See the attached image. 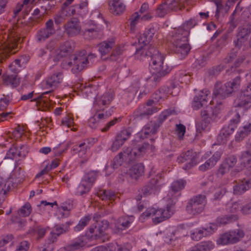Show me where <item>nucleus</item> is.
Instances as JSON below:
<instances>
[{
  "mask_svg": "<svg viewBox=\"0 0 251 251\" xmlns=\"http://www.w3.org/2000/svg\"><path fill=\"white\" fill-rule=\"evenodd\" d=\"M63 78V75L61 72H56L49 76L42 82L41 87L44 89L50 90L43 93L31 101H36L39 106L44 107L43 110L49 109L50 106V100L44 97V95L52 92L62 82Z\"/></svg>",
  "mask_w": 251,
  "mask_h": 251,
  "instance_id": "obj_1",
  "label": "nucleus"
},
{
  "mask_svg": "<svg viewBox=\"0 0 251 251\" xmlns=\"http://www.w3.org/2000/svg\"><path fill=\"white\" fill-rule=\"evenodd\" d=\"M149 146L148 143H144L142 145L124 148L123 151L115 157L112 163L113 169L121 166L124 162L129 163L136 158L140 157L144 154Z\"/></svg>",
  "mask_w": 251,
  "mask_h": 251,
  "instance_id": "obj_2",
  "label": "nucleus"
},
{
  "mask_svg": "<svg viewBox=\"0 0 251 251\" xmlns=\"http://www.w3.org/2000/svg\"><path fill=\"white\" fill-rule=\"evenodd\" d=\"M188 32L180 33L175 30L172 32L171 42L174 51L182 57L187 56L191 48L188 43Z\"/></svg>",
  "mask_w": 251,
  "mask_h": 251,
  "instance_id": "obj_3",
  "label": "nucleus"
},
{
  "mask_svg": "<svg viewBox=\"0 0 251 251\" xmlns=\"http://www.w3.org/2000/svg\"><path fill=\"white\" fill-rule=\"evenodd\" d=\"M95 57V54L93 53L87 55L85 50L77 51L74 54L73 60L68 62V66L72 67V72L75 74L88 66L90 62L92 63Z\"/></svg>",
  "mask_w": 251,
  "mask_h": 251,
  "instance_id": "obj_4",
  "label": "nucleus"
},
{
  "mask_svg": "<svg viewBox=\"0 0 251 251\" xmlns=\"http://www.w3.org/2000/svg\"><path fill=\"white\" fill-rule=\"evenodd\" d=\"M191 5V0H167L158 6L156 10V16L163 17L171 11L180 10Z\"/></svg>",
  "mask_w": 251,
  "mask_h": 251,
  "instance_id": "obj_5",
  "label": "nucleus"
},
{
  "mask_svg": "<svg viewBox=\"0 0 251 251\" xmlns=\"http://www.w3.org/2000/svg\"><path fill=\"white\" fill-rule=\"evenodd\" d=\"M214 99L210 102L209 105L205 107V109L201 111V115L202 120L201 122L196 125L197 131L201 132L206 130L210 122L214 119L216 115L218 114L220 108L217 106L212 107V103H214Z\"/></svg>",
  "mask_w": 251,
  "mask_h": 251,
  "instance_id": "obj_6",
  "label": "nucleus"
},
{
  "mask_svg": "<svg viewBox=\"0 0 251 251\" xmlns=\"http://www.w3.org/2000/svg\"><path fill=\"white\" fill-rule=\"evenodd\" d=\"M168 203L166 209L162 208H156L155 207L149 208L144 212L142 216L144 218L149 217H154L152 218L153 223L155 224L159 223L168 219L173 214V210L171 202L167 201Z\"/></svg>",
  "mask_w": 251,
  "mask_h": 251,
  "instance_id": "obj_7",
  "label": "nucleus"
},
{
  "mask_svg": "<svg viewBox=\"0 0 251 251\" xmlns=\"http://www.w3.org/2000/svg\"><path fill=\"white\" fill-rule=\"evenodd\" d=\"M206 204V198L203 195H198L191 198L186 206L187 212L192 215L201 213Z\"/></svg>",
  "mask_w": 251,
  "mask_h": 251,
  "instance_id": "obj_8",
  "label": "nucleus"
},
{
  "mask_svg": "<svg viewBox=\"0 0 251 251\" xmlns=\"http://www.w3.org/2000/svg\"><path fill=\"white\" fill-rule=\"evenodd\" d=\"M244 236L243 230L237 229L230 230L220 235L216 241L218 245H226L234 244L242 238Z\"/></svg>",
  "mask_w": 251,
  "mask_h": 251,
  "instance_id": "obj_9",
  "label": "nucleus"
},
{
  "mask_svg": "<svg viewBox=\"0 0 251 251\" xmlns=\"http://www.w3.org/2000/svg\"><path fill=\"white\" fill-rule=\"evenodd\" d=\"M246 77L249 84L241 90L239 96L235 101V106H251V74H246Z\"/></svg>",
  "mask_w": 251,
  "mask_h": 251,
  "instance_id": "obj_10",
  "label": "nucleus"
},
{
  "mask_svg": "<svg viewBox=\"0 0 251 251\" xmlns=\"http://www.w3.org/2000/svg\"><path fill=\"white\" fill-rule=\"evenodd\" d=\"M240 82V77L237 76L232 81L225 83L223 87L215 88L213 92V95L215 97L225 98L239 87Z\"/></svg>",
  "mask_w": 251,
  "mask_h": 251,
  "instance_id": "obj_11",
  "label": "nucleus"
},
{
  "mask_svg": "<svg viewBox=\"0 0 251 251\" xmlns=\"http://www.w3.org/2000/svg\"><path fill=\"white\" fill-rule=\"evenodd\" d=\"M240 82V77L237 76L232 81L225 83L223 87L215 88L213 92V95L215 97L225 98L239 87Z\"/></svg>",
  "mask_w": 251,
  "mask_h": 251,
  "instance_id": "obj_12",
  "label": "nucleus"
},
{
  "mask_svg": "<svg viewBox=\"0 0 251 251\" xmlns=\"http://www.w3.org/2000/svg\"><path fill=\"white\" fill-rule=\"evenodd\" d=\"M251 30V24L249 22H246L238 28L236 39L233 41L235 47L240 49L242 46L247 41Z\"/></svg>",
  "mask_w": 251,
  "mask_h": 251,
  "instance_id": "obj_13",
  "label": "nucleus"
},
{
  "mask_svg": "<svg viewBox=\"0 0 251 251\" xmlns=\"http://www.w3.org/2000/svg\"><path fill=\"white\" fill-rule=\"evenodd\" d=\"M186 183V182L184 179H179L173 181L171 186V191L164 198L165 201L171 202L172 205L175 204L178 197L180 195L178 192L184 188Z\"/></svg>",
  "mask_w": 251,
  "mask_h": 251,
  "instance_id": "obj_14",
  "label": "nucleus"
},
{
  "mask_svg": "<svg viewBox=\"0 0 251 251\" xmlns=\"http://www.w3.org/2000/svg\"><path fill=\"white\" fill-rule=\"evenodd\" d=\"M145 55L151 56L150 65L151 71L159 69L161 65H163L164 59V56L153 47H150Z\"/></svg>",
  "mask_w": 251,
  "mask_h": 251,
  "instance_id": "obj_15",
  "label": "nucleus"
},
{
  "mask_svg": "<svg viewBox=\"0 0 251 251\" xmlns=\"http://www.w3.org/2000/svg\"><path fill=\"white\" fill-rule=\"evenodd\" d=\"M55 32L52 19L48 20L45 24V27L39 30L36 35V40L39 42L45 41Z\"/></svg>",
  "mask_w": 251,
  "mask_h": 251,
  "instance_id": "obj_16",
  "label": "nucleus"
},
{
  "mask_svg": "<svg viewBox=\"0 0 251 251\" xmlns=\"http://www.w3.org/2000/svg\"><path fill=\"white\" fill-rule=\"evenodd\" d=\"M210 92L207 89L201 91L194 98L192 106L194 109L198 110L207 102Z\"/></svg>",
  "mask_w": 251,
  "mask_h": 251,
  "instance_id": "obj_17",
  "label": "nucleus"
},
{
  "mask_svg": "<svg viewBox=\"0 0 251 251\" xmlns=\"http://www.w3.org/2000/svg\"><path fill=\"white\" fill-rule=\"evenodd\" d=\"M109 226V223L107 220H102L99 224L98 227L96 226H91L89 228V232L90 234H94L95 238H99L102 237L105 231L107 229ZM87 235L89 237H92L93 235H90L88 232Z\"/></svg>",
  "mask_w": 251,
  "mask_h": 251,
  "instance_id": "obj_18",
  "label": "nucleus"
},
{
  "mask_svg": "<svg viewBox=\"0 0 251 251\" xmlns=\"http://www.w3.org/2000/svg\"><path fill=\"white\" fill-rule=\"evenodd\" d=\"M177 161L179 163H183L186 161H189V163L184 166L182 168L184 170L189 169L194 165H196V157L195 152L193 151H188L186 152L182 153L178 158Z\"/></svg>",
  "mask_w": 251,
  "mask_h": 251,
  "instance_id": "obj_19",
  "label": "nucleus"
},
{
  "mask_svg": "<svg viewBox=\"0 0 251 251\" xmlns=\"http://www.w3.org/2000/svg\"><path fill=\"white\" fill-rule=\"evenodd\" d=\"M66 33L71 36H75L80 32L81 27L79 22L76 18H73L65 25Z\"/></svg>",
  "mask_w": 251,
  "mask_h": 251,
  "instance_id": "obj_20",
  "label": "nucleus"
},
{
  "mask_svg": "<svg viewBox=\"0 0 251 251\" xmlns=\"http://www.w3.org/2000/svg\"><path fill=\"white\" fill-rule=\"evenodd\" d=\"M153 102V100H149L146 105L140 106L137 111L139 113L137 116L150 115L157 112L160 108L152 106L154 104Z\"/></svg>",
  "mask_w": 251,
  "mask_h": 251,
  "instance_id": "obj_21",
  "label": "nucleus"
},
{
  "mask_svg": "<svg viewBox=\"0 0 251 251\" xmlns=\"http://www.w3.org/2000/svg\"><path fill=\"white\" fill-rule=\"evenodd\" d=\"M240 121V116L238 113H236L234 116L230 120L228 125L224 126L220 131L223 135L225 134L228 136L233 133Z\"/></svg>",
  "mask_w": 251,
  "mask_h": 251,
  "instance_id": "obj_22",
  "label": "nucleus"
},
{
  "mask_svg": "<svg viewBox=\"0 0 251 251\" xmlns=\"http://www.w3.org/2000/svg\"><path fill=\"white\" fill-rule=\"evenodd\" d=\"M161 177L162 174H158L156 176V178H153L151 180L150 185L146 186L142 188V192L144 196H147L156 192L160 185L158 178L161 179Z\"/></svg>",
  "mask_w": 251,
  "mask_h": 251,
  "instance_id": "obj_23",
  "label": "nucleus"
},
{
  "mask_svg": "<svg viewBox=\"0 0 251 251\" xmlns=\"http://www.w3.org/2000/svg\"><path fill=\"white\" fill-rule=\"evenodd\" d=\"M74 9L72 7L65 8L62 6L61 11L56 14L54 17L55 24L60 25L68 17L74 15Z\"/></svg>",
  "mask_w": 251,
  "mask_h": 251,
  "instance_id": "obj_24",
  "label": "nucleus"
},
{
  "mask_svg": "<svg viewBox=\"0 0 251 251\" xmlns=\"http://www.w3.org/2000/svg\"><path fill=\"white\" fill-rule=\"evenodd\" d=\"M109 10L113 14H122L126 9V5L121 0H109Z\"/></svg>",
  "mask_w": 251,
  "mask_h": 251,
  "instance_id": "obj_25",
  "label": "nucleus"
},
{
  "mask_svg": "<svg viewBox=\"0 0 251 251\" xmlns=\"http://www.w3.org/2000/svg\"><path fill=\"white\" fill-rule=\"evenodd\" d=\"M134 220V217L133 216H121L116 221L115 226L119 230H125L130 226Z\"/></svg>",
  "mask_w": 251,
  "mask_h": 251,
  "instance_id": "obj_26",
  "label": "nucleus"
},
{
  "mask_svg": "<svg viewBox=\"0 0 251 251\" xmlns=\"http://www.w3.org/2000/svg\"><path fill=\"white\" fill-rule=\"evenodd\" d=\"M222 153L220 151H216L205 162L199 166V170L204 172L213 168L221 157Z\"/></svg>",
  "mask_w": 251,
  "mask_h": 251,
  "instance_id": "obj_27",
  "label": "nucleus"
},
{
  "mask_svg": "<svg viewBox=\"0 0 251 251\" xmlns=\"http://www.w3.org/2000/svg\"><path fill=\"white\" fill-rule=\"evenodd\" d=\"M159 127V124L156 123L150 122L146 125L141 131L139 132L141 138L144 139L148 137L149 135L154 134L157 131Z\"/></svg>",
  "mask_w": 251,
  "mask_h": 251,
  "instance_id": "obj_28",
  "label": "nucleus"
},
{
  "mask_svg": "<svg viewBox=\"0 0 251 251\" xmlns=\"http://www.w3.org/2000/svg\"><path fill=\"white\" fill-rule=\"evenodd\" d=\"M87 25H92L90 28L85 27L83 35L85 39L90 40L98 36L100 29L99 28L93 21H90Z\"/></svg>",
  "mask_w": 251,
  "mask_h": 251,
  "instance_id": "obj_29",
  "label": "nucleus"
},
{
  "mask_svg": "<svg viewBox=\"0 0 251 251\" xmlns=\"http://www.w3.org/2000/svg\"><path fill=\"white\" fill-rule=\"evenodd\" d=\"M155 32L156 29L152 26L147 28L144 33L140 36L139 43L143 45L148 44L152 40Z\"/></svg>",
  "mask_w": 251,
  "mask_h": 251,
  "instance_id": "obj_30",
  "label": "nucleus"
},
{
  "mask_svg": "<svg viewBox=\"0 0 251 251\" xmlns=\"http://www.w3.org/2000/svg\"><path fill=\"white\" fill-rule=\"evenodd\" d=\"M27 153V148L26 145H23L20 146L19 150L17 148H12L9 149L6 154V156L8 158L14 159L17 156L24 157L25 156Z\"/></svg>",
  "mask_w": 251,
  "mask_h": 251,
  "instance_id": "obj_31",
  "label": "nucleus"
},
{
  "mask_svg": "<svg viewBox=\"0 0 251 251\" xmlns=\"http://www.w3.org/2000/svg\"><path fill=\"white\" fill-rule=\"evenodd\" d=\"M113 94L112 92H107L101 96H97L94 102V106L108 105L113 99Z\"/></svg>",
  "mask_w": 251,
  "mask_h": 251,
  "instance_id": "obj_32",
  "label": "nucleus"
},
{
  "mask_svg": "<svg viewBox=\"0 0 251 251\" xmlns=\"http://www.w3.org/2000/svg\"><path fill=\"white\" fill-rule=\"evenodd\" d=\"M19 38L17 36H15L13 33L7 35L6 41L4 43L3 48L7 50L8 51H12L18 46Z\"/></svg>",
  "mask_w": 251,
  "mask_h": 251,
  "instance_id": "obj_33",
  "label": "nucleus"
},
{
  "mask_svg": "<svg viewBox=\"0 0 251 251\" xmlns=\"http://www.w3.org/2000/svg\"><path fill=\"white\" fill-rule=\"evenodd\" d=\"M4 85L12 88L17 87L20 83V79L17 75H2Z\"/></svg>",
  "mask_w": 251,
  "mask_h": 251,
  "instance_id": "obj_34",
  "label": "nucleus"
},
{
  "mask_svg": "<svg viewBox=\"0 0 251 251\" xmlns=\"http://www.w3.org/2000/svg\"><path fill=\"white\" fill-rule=\"evenodd\" d=\"M215 247L214 244L211 241H202L187 251H211Z\"/></svg>",
  "mask_w": 251,
  "mask_h": 251,
  "instance_id": "obj_35",
  "label": "nucleus"
},
{
  "mask_svg": "<svg viewBox=\"0 0 251 251\" xmlns=\"http://www.w3.org/2000/svg\"><path fill=\"white\" fill-rule=\"evenodd\" d=\"M169 91L168 87L163 86L152 95V99L151 100H154V104L162 100H164L168 96Z\"/></svg>",
  "mask_w": 251,
  "mask_h": 251,
  "instance_id": "obj_36",
  "label": "nucleus"
},
{
  "mask_svg": "<svg viewBox=\"0 0 251 251\" xmlns=\"http://www.w3.org/2000/svg\"><path fill=\"white\" fill-rule=\"evenodd\" d=\"M251 132V119L242 127L240 128L235 136L236 141H240Z\"/></svg>",
  "mask_w": 251,
  "mask_h": 251,
  "instance_id": "obj_37",
  "label": "nucleus"
},
{
  "mask_svg": "<svg viewBox=\"0 0 251 251\" xmlns=\"http://www.w3.org/2000/svg\"><path fill=\"white\" fill-rule=\"evenodd\" d=\"M144 171V166L141 163L133 165L127 172V174L132 178L137 179L141 176Z\"/></svg>",
  "mask_w": 251,
  "mask_h": 251,
  "instance_id": "obj_38",
  "label": "nucleus"
},
{
  "mask_svg": "<svg viewBox=\"0 0 251 251\" xmlns=\"http://www.w3.org/2000/svg\"><path fill=\"white\" fill-rule=\"evenodd\" d=\"M240 160L242 164L246 167L249 171L248 174H251V149L242 152L240 156Z\"/></svg>",
  "mask_w": 251,
  "mask_h": 251,
  "instance_id": "obj_39",
  "label": "nucleus"
},
{
  "mask_svg": "<svg viewBox=\"0 0 251 251\" xmlns=\"http://www.w3.org/2000/svg\"><path fill=\"white\" fill-rule=\"evenodd\" d=\"M75 46V43L73 41H65L60 47V55L63 57L71 53L74 50Z\"/></svg>",
  "mask_w": 251,
  "mask_h": 251,
  "instance_id": "obj_40",
  "label": "nucleus"
},
{
  "mask_svg": "<svg viewBox=\"0 0 251 251\" xmlns=\"http://www.w3.org/2000/svg\"><path fill=\"white\" fill-rule=\"evenodd\" d=\"M251 187V178L242 181L233 187V192L236 195H241Z\"/></svg>",
  "mask_w": 251,
  "mask_h": 251,
  "instance_id": "obj_41",
  "label": "nucleus"
},
{
  "mask_svg": "<svg viewBox=\"0 0 251 251\" xmlns=\"http://www.w3.org/2000/svg\"><path fill=\"white\" fill-rule=\"evenodd\" d=\"M114 45L115 40L113 39L104 41L99 45V50L101 55H104L111 50Z\"/></svg>",
  "mask_w": 251,
  "mask_h": 251,
  "instance_id": "obj_42",
  "label": "nucleus"
},
{
  "mask_svg": "<svg viewBox=\"0 0 251 251\" xmlns=\"http://www.w3.org/2000/svg\"><path fill=\"white\" fill-rule=\"evenodd\" d=\"M86 242L84 241V237H82L75 239L71 244L67 246L64 250H66L68 251H72L79 249L84 246Z\"/></svg>",
  "mask_w": 251,
  "mask_h": 251,
  "instance_id": "obj_43",
  "label": "nucleus"
},
{
  "mask_svg": "<svg viewBox=\"0 0 251 251\" xmlns=\"http://www.w3.org/2000/svg\"><path fill=\"white\" fill-rule=\"evenodd\" d=\"M238 218V217L236 214L225 215L218 217L216 220V222L219 226L225 225L236 221Z\"/></svg>",
  "mask_w": 251,
  "mask_h": 251,
  "instance_id": "obj_44",
  "label": "nucleus"
},
{
  "mask_svg": "<svg viewBox=\"0 0 251 251\" xmlns=\"http://www.w3.org/2000/svg\"><path fill=\"white\" fill-rule=\"evenodd\" d=\"M242 201H239L235 202L228 203L226 205V210L227 212L236 214L239 212H241Z\"/></svg>",
  "mask_w": 251,
  "mask_h": 251,
  "instance_id": "obj_45",
  "label": "nucleus"
},
{
  "mask_svg": "<svg viewBox=\"0 0 251 251\" xmlns=\"http://www.w3.org/2000/svg\"><path fill=\"white\" fill-rule=\"evenodd\" d=\"M197 24V21L195 19H190L185 22L182 26L179 27L177 29H175L174 30L182 33L187 31L188 32V35H189L190 29L194 27Z\"/></svg>",
  "mask_w": 251,
  "mask_h": 251,
  "instance_id": "obj_46",
  "label": "nucleus"
},
{
  "mask_svg": "<svg viewBox=\"0 0 251 251\" xmlns=\"http://www.w3.org/2000/svg\"><path fill=\"white\" fill-rule=\"evenodd\" d=\"M72 9L74 10V15L77 14L81 16L86 15L88 12V3L87 1H83L79 4L72 6Z\"/></svg>",
  "mask_w": 251,
  "mask_h": 251,
  "instance_id": "obj_47",
  "label": "nucleus"
},
{
  "mask_svg": "<svg viewBox=\"0 0 251 251\" xmlns=\"http://www.w3.org/2000/svg\"><path fill=\"white\" fill-rule=\"evenodd\" d=\"M91 187L90 184H88L86 182H85L84 180H81L79 184L76 188L75 191V194L77 196H83L84 195L87 194Z\"/></svg>",
  "mask_w": 251,
  "mask_h": 251,
  "instance_id": "obj_48",
  "label": "nucleus"
},
{
  "mask_svg": "<svg viewBox=\"0 0 251 251\" xmlns=\"http://www.w3.org/2000/svg\"><path fill=\"white\" fill-rule=\"evenodd\" d=\"M72 222L68 221L64 224L56 225L53 228V232L57 236L66 233L69 230L70 226L72 224Z\"/></svg>",
  "mask_w": 251,
  "mask_h": 251,
  "instance_id": "obj_49",
  "label": "nucleus"
},
{
  "mask_svg": "<svg viewBox=\"0 0 251 251\" xmlns=\"http://www.w3.org/2000/svg\"><path fill=\"white\" fill-rule=\"evenodd\" d=\"M191 75L186 71H180L176 74L175 78L181 83L187 84L190 81Z\"/></svg>",
  "mask_w": 251,
  "mask_h": 251,
  "instance_id": "obj_50",
  "label": "nucleus"
},
{
  "mask_svg": "<svg viewBox=\"0 0 251 251\" xmlns=\"http://www.w3.org/2000/svg\"><path fill=\"white\" fill-rule=\"evenodd\" d=\"M92 216L90 215L82 217L77 225L74 227V230L78 232L82 230L88 224Z\"/></svg>",
  "mask_w": 251,
  "mask_h": 251,
  "instance_id": "obj_51",
  "label": "nucleus"
},
{
  "mask_svg": "<svg viewBox=\"0 0 251 251\" xmlns=\"http://www.w3.org/2000/svg\"><path fill=\"white\" fill-rule=\"evenodd\" d=\"M46 233V229L45 228L40 226L36 227L29 230L28 233L36 236V239L39 240L43 238Z\"/></svg>",
  "mask_w": 251,
  "mask_h": 251,
  "instance_id": "obj_52",
  "label": "nucleus"
},
{
  "mask_svg": "<svg viewBox=\"0 0 251 251\" xmlns=\"http://www.w3.org/2000/svg\"><path fill=\"white\" fill-rule=\"evenodd\" d=\"M98 196L103 201L113 200L115 197V193L109 190H101L98 192Z\"/></svg>",
  "mask_w": 251,
  "mask_h": 251,
  "instance_id": "obj_53",
  "label": "nucleus"
},
{
  "mask_svg": "<svg viewBox=\"0 0 251 251\" xmlns=\"http://www.w3.org/2000/svg\"><path fill=\"white\" fill-rule=\"evenodd\" d=\"M206 236V233L204 227L196 229L191 234V238L195 241H199L202 237Z\"/></svg>",
  "mask_w": 251,
  "mask_h": 251,
  "instance_id": "obj_54",
  "label": "nucleus"
},
{
  "mask_svg": "<svg viewBox=\"0 0 251 251\" xmlns=\"http://www.w3.org/2000/svg\"><path fill=\"white\" fill-rule=\"evenodd\" d=\"M97 175L96 172L90 171L86 174L81 179L84 180L88 184L92 187L94 181H95Z\"/></svg>",
  "mask_w": 251,
  "mask_h": 251,
  "instance_id": "obj_55",
  "label": "nucleus"
},
{
  "mask_svg": "<svg viewBox=\"0 0 251 251\" xmlns=\"http://www.w3.org/2000/svg\"><path fill=\"white\" fill-rule=\"evenodd\" d=\"M172 68L171 67L168 66L167 64L161 65L160 68L158 70H155L154 71L152 72L153 74H155L156 75L162 76H164L166 75L169 74L172 70Z\"/></svg>",
  "mask_w": 251,
  "mask_h": 251,
  "instance_id": "obj_56",
  "label": "nucleus"
},
{
  "mask_svg": "<svg viewBox=\"0 0 251 251\" xmlns=\"http://www.w3.org/2000/svg\"><path fill=\"white\" fill-rule=\"evenodd\" d=\"M31 210L30 204L26 202L19 209L18 213L20 216L26 217L30 214Z\"/></svg>",
  "mask_w": 251,
  "mask_h": 251,
  "instance_id": "obj_57",
  "label": "nucleus"
},
{
  "mask_svg": "<svg viewBox=\"0 0 251 251\" xmlns=\"http://www.w3.org/2000/svg\"><path fill=\"white\" fill-rule=\"evenodd\" d=\"M130 135V131L129 129H125L121 131L116 137L124 143L128 139Z\"/></svg>",
  "mask_w": 251,
  "mask_h": 251,
  "instance_id": "obj_58",
  "label": "nucleus"
},
{
  "mask_svg": "<svg viewBox=\"0 0 251 251\" xmlns=\"http://www.w3.org/2000/svg\"><path fill=\"white\" fill-rule=\"evenodd\" d=\"M140 16L141 15L139 14V12H136L134 13L130 18V29L132 31L134 30L135 27L138 22Z\"/></svg>",
  "mask_w": 251,
  "mask_h": 251,
  "instance_id": "obj_59",
  "label": "nucleus"
},
{
  "mask_svg": "<svg viewBox=\"0 0 251 251\" xmlns=\"http://www.w3.org/2000/svg\"><path fill=\"white\" fill-rule=\"evenodd\" d=\"M186 132V127L181 124H176V134L180 140L183 139Z\"/></svg>",
  "mask_w": 251,
  "mask_h": 251,
  "instance_id": "obj_60",
  "label": "nucleus"
},
{
  "mask_svg": "<svg viewBox=\"0 0 251 251\" xmlns=\"http://www.w3.org/2000/svg\"><path fill=\"white\" fill-rule=\"evenodd\" d=\"M89 148V143L87 141H85L80 143L78 145H76L74 148V150L77 151L78 152H85Z\"/></svg>",
  "mask_w": 251,
  "mask_h": 251,
  "instance_id": "obj_61",
  "label": "nucleus"
},
{
  "mask_svg": "<svg viewBox=\"0 0 251 251\" xmlns=\"http://www.w3.org/2000/svg\"><path fill=\"white\" fill-rule=\"evenodd\" d=\"M123 51V50L121 47H119L116 48L110 56V59L111 61H118L120 58V55Z\"/></svg>",
  "mask_w": 251,
  "mask_h": 251,
  "instance_id": "obj_62",
  "label": "nucleus"
},
{
  "mask_svg": "<svg viewBox=\"0 0 251 251\" xmlns=\"http://www.w3.org/2000/svg\"><path fill=\"white\" fill-rule=\"evenodd\" d=\"M237 161V159L236 156L234 155H230L226 157L223 162L225 163L230 169H231L235 165Z\"/></svg>",
  "mask_w": 251,
  "mask_h": 251,
  "instance_id": "obj_63",
  "label": "nucleus"
},
{
  "mask_svg": "<svg viewBox=\"0 0 251 251\" xmlns=\"http://www.w3.org/2000/svg\"><path fill=\"white\" fill-rule=\"evenodd\" d=\"M172 113V111L170 109H167L161 113L158 118V121L156 123L157 124H159V126Z\"/></svg>",
  "mask_w": 251,
  "mask_h": 251,
  "instance_id": "obj_64",
  "label": "nucleus"
}]
</instances>
